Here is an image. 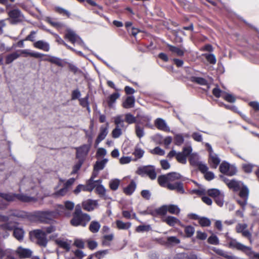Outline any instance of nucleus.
<instances>
[{
  "instance_id": "obj_10",
  "label": "nucleus",
  "mask_w": 259,
  "mask_h": 259,
  "mask_svg": "<svg viewBox=\"0 0 259 259\" xmlns=\"http://www.w3.org/2000/svg\"><path fill=\"white\" fill-rule=\"evenodd\" d=\"M229 246L230 248H235L239 250H241L246 253L249 251H251V248L246 246L241 243L238 242L236 239H230L229 242Z\"/></svg>"
},
{
  "instance_id": "obj_12",
  "label": "nucleus",
  "mask_w": 259,
  "mask_h": 259,
  "mask_svg": "<svg viewBox=\"0 0 259 259\" xmlns=\"http://www.w3.org/2000/svg\"><path fill=\"white\" fill-rule=\"evenodd\" d=\"M36 217L40 222L48 224L52 220L53 212L52 211H39L37 213Z\"/></svg>"
},
{
  "instance_id": "obj_23",
  "label": "nucleus",
  "mask_w": 259,
  "mask_h": 259,
  "mask_svg": "<svg viewBox=\"0 0 259 259\" xmlns=\"http://www.w3.org/2000/svg\"><path fill=\"white\" fill-rule=\"evenodd\" d=\"M163 222L166 223L170 226H174L176 224H179L182 226L181 222L179 219L172 216H168L162 220Z\"/></svg>"
},
{
  "instance_id": "obj_15",
  "label": "nucleus",
  "mask_w": 259,
  "mask_h": 259,
  "mask_svg": "<svg viewBox=\"0 0 259 259\" xmlns=\"http://www.w3.org/2000/svg\"><path fill=\"white\" fill-rule=\"evenodd\" d=\"M247 225L246 224H238L236 227V231L237 233H242L243 236L248 238L250 242L251 234L247 229Z\"/></svg>"
},
{
  "instance_id": "obj_19",
  "label": "nucleus",
  "mask_w": 259,
  "mask_h": 259,
  "mask_svg": "<svg viewBox=\"0 0 259 259\" xmlns=\"http://www.w3.org/2000/svg\"><path fill=\"white\" fill-rule=\"evenodd\" d=\"M155 126L159 130L169 132V128L167 126L165 121L162 118H158L154 121Z\"/></svg>"
},
{
  "instance_id": "obj_31",
  "label": "nucleus",
  "mask_w": 259,
  "mask_h": 259,
  "mask_svg": "<svg viewBox=\"0 0 259 259\" xmlns=\"http://www.w3.org/2000/svg\"><path fill=\"white\" fill-rule=\"evenodd\" d=\"M228 186L229 188L233 189L234 191H236L240 190L241 185L239 182L235 180H232L230 181H228Z\"/></svg>"
},
{
  "instance_id": "obj_46",
  "label": "nucleus",
  "mask_w": 259,
  "mask_h": 259,
  "mask_svg": "<svg viewBox=\"0 0 259 259\" xmlns=\"http://www.w3.org/2000/svg\"><path fill=\"white\" fill-rule=\"evenodd\" d=\"M55 10L56 12L60 14L65 15L68 18L70 16V12L64 8H62L60 7H56L55 8Z\"/></svg>"
},
{
  "instance_id": "obj_3",
  "label": "nucleus",
  "mask_w": 259,
  "mask_h": 259,
  "mask_svg": "<svg viewBox=\"0 0 259 259\" xmlns=\"http://www.w3.org/2000/svg\"><path fill=\"white\" fill-rule=\"evenodd\" d=\"M30 240L35 242L41 247H45L48 244V239L46 232L41 229H36L29 232Z\"/></svg>"
},
{
  "instance_id": "obj_56",
  "label": "nucleus",
  "mask_w": 259,
  "mask_h": 259,
  "mask_svg": "<svg viewBox=\"0 0 259 259\" xmlns=\"http://www.w3.org/2000/svg\"><path fill=\"white\" fill-rule=\"evenodd\" d=\"M47 21L48 23H49L50 24H51L53 26L59 28L63 26V24L62 23L53 21V19L50 17H48L47 18Z\"/></svg>"
},
{
  "instance_id": "obj_5",
  "label": "nucleus",
  "mask_w": 259,
  "mask_h": 259,
  "mask_svg": "<svg viewBox=\"0 0 259 259\" xmlns=\"http://www.w3.org/2000/svg\"><path fill=\"white\" fill-rule=\"evenodd\" d=\"M65 38L68 40L72 44H77V45L82 47L83 49L88 50V47L84 44L83 41L81 37L78 35L74 31L71 29H67L65 34Z\"/></svg>"
},
{
  "instance_id": "obj_22",
  "label": "nucleus",
  "mask_w": 259,
  "mask_h": 259,
  "mask_svg": "<svg viewBox=\"0 0 259 259\" xmlns=\"http://www.w3.org/2000/svg\"><path fill=\"white\" fill-rule=\"evenodd\" d=\"M208 162L211 167L216 168L220 163V159L218 155L214 153L209 155Z\"/></svg>"
},
{
  "instance_id": "obj_64",
  "label": "nucleus",
  "mask_w": 259,
  "mask_h": 259,
  "mask_svg": "<svg viewBox=\"0 0 259 259\" xmlns=\"http://www.w3.org/2000/svg\"><path fill=\"white\" fill-rule=\"evenodd\" d=\"M179 259H197V256L194 254H191L190 255L186 254H180L179 256Z\"/></svg>"
},
{
  "instance_id": "obj_20",
  "label": "nucleus",
  "mask_w": 259,
  "mask_h": 259,
  "mask_svg": "<svg viewBox=\"0 0 259 259\" xmlns=\"http://www.w3.org/2000/svg\"><path fill=\"white\" fill-rule=\"evenodd\" d=\"M135 98L134 96H127L122 102V106L125 109L134 108L135 104Z\"/></svg>"
},
{
  "instance_id": "obj_59",
  "label": "nucleus",
  "mask_w": 259,
  "mask_h": 259,
  "mask_svg": "<svg viewBox=\"0 0 259 259\" xmlns=\"http://www.w3.org/2000/svg\"><path fill=\"white\" fill-rule=\"evenodd\" d=\"M151 153L153 154H156L158 155H164L165 154V151L160 148L159 147H156L151 151Z\"/></svg>"
},
{
  "instance_id": "obj_61",
  "label": "nucleus",
  "mask_w": 259,
  "mask_h": 259,
  "mask_svg": "<svg viewBox=\"0 0 259 259\" xmlns=\"http://www.w3.org/2000/svg\"><path fill=\"white\" fill-rule=\"evenodd\" d=\"M41 230L44 231L46 235L49 234H51L56 231V227L53 225H50L47 227H43Z\"/></svg>"
},
{
  "instance_id": "obj_29",
  "label": "nucleus",
  "mask_w": 259,
  "mask_h": 259,
  "mask_svg": "<svg viewBox=\"0 0 259 259\" xmlns=\"http://www.w3.org/2000/svg\"><path fill=\"white\" fill-rule=\"evenodd\" d=\"M190 80L201 85H205L207 84V81L202 77L192 76L190 78Z\"/></svg>"
},
{
  "instance_id": "obj_57",
  "label": "nucleus",
  "mask_w": 259,
  "mask_h": 259,
  "mask_svg": "<svg viewBox=\"0 0 259 259\" xmlns=\"http://www.w3.org/2000/svg\"><path fill=\"white\" fill-rule=\"evenodd\" d=\"M151 229L149 225H140L136 228L137 232H143L149 231Z\"/></svg>"
},
{
  "instance_id": "obj_39",
  "label": "nucleus",
  "mask_w": 259,
  "mask_h": 259,
  "mask_svg": "<svg viewBox=\"0 0 259 259\" xmlns=\"http://www.w3.org/2000/svg\"><path fill=\"white\" fill-rule=\"evenodd\" d=\"M19 57V55L16 52H14L13 53L9 54L6 56V63L7 64H10L14 60L17 59Z\"/></svg>"
},
{
  "instance_id": "obj_7",
  "label": "nucleus",
  "mask_w": 259,
  "mask_h": 259,
  "mask_svg": "<svg viewBox=\"0 0 259 259\" xmlns=\"http://www.w3.org/2000/svg\"><path fill=\"white\" fill-rule=\"evenodd\" d=\"M41 60L48 61L55 65H71L66 60H62L59 58L50 55H44L40 58Z\"/></svg>"
},
{
  "instance_id": "obj_43",
  "label": "nucleus",
  "mask_w": 259,
  "mask_h": 259,
  "mask_svg": "<svg viewBox=\"0 0 259 259\" xmlns=\"http://www.w3.org/2000/svg\"><path fill=\"white\" fill-rule=\"evenodd\" d=\"M198 223L202 227H209L211 225L210 220L205 217H200L198 220Z\"/></svg>"
},
{
  "instance_id": "obj_4",
  "label": "nucleus",
  "mask_w": 259,
  "mask_h": 259,
  "mask_svg": "<svg viewBox=\"0 0 259 259\" xmlns=\"http://www.w3.org/2000/svg\"><path fill=\"white\" fill-rule=\"evenodd\" d=\"M7 13L9 16L7 20L11 24L16 25L23 22L25 20L23 14L19 9L7 10Z\"/></svg>"
},
{
  "instance_id": "obj_14",
  "label": "nucleus",
  "mask_w": 259,
  "mask_h": 259,
  "mask_svg": "<svg viewBox=\"0 0 259 259\" xmlns=\"http://www.w3.org/2000/svg\"><path fill=\"white\" fill-rule=\"evenodd\" d=\"M16 252L20 258H30L32 254V251L29 249L19 246L16 250Z\"/></svg>"
},
{
  "instance_id": "obj_38",
  "label": "nucleus",
  "mask_w": 259,
  "mask_h": 259,
  "mask_svg": "<svg viewBox=\"0 0 259 259\" xmlns=\"http://www.w3.org/2000/svg\"><path fill=\"white\" fill-rule=\"evenodd\" d=\"M120 94L118 93H114L111 94L108 98V104L109 107H111L116 100L119 98Z\"/></svg>"
},
{
  "instance_id": "obj_42",
  "label": "nucleus",
  "mask_w": 259,
  "mask_h": 259,
  "mask_svg": "<svg viewBox=\"0 0 259 259\" xmlns=\"http://www.w3.org/2000/svg\"><path fill=\"white\" fill-rule=\"evenodd\" d=\"M167 176L169 182L180 180L181 178L180 174L176 172L168 173L167 174Z\"/></svg>"
},
{
  "instance_id": "obj_8",
  "label": "nucleus",
  "mask_w": 259,
  "mask_h": 259,
  "mask_svg": "<svg viewBox=\"0 0 259 259\" xmlns=\"http://www.w3.org/2000/svg\"><path fill=\"white\" fill-rule=\"evenodd\" d=\"M220 171L226 175L232 176L236 173L237 170L235 167L230 165L228 163L223 162L219 167Z\"/></svg>"
},
{
  "instance_id": "obj_41",
  "label": "nucleus",
  "mask_w": 259,
  "mask_h": 259,
  "mask_svg": "<svg viewBox=\"0 0 259 259\" xmlns=\"http://www.w3.org/2000/svg\"><path fill=\"white\" fill-rule=\"evenodd\" d=\"M121 127L116 126L115 127L111 133L112 137L116 139L119 138L122 134V130Z\"/></svg>"
},
{
  "instance_id": "obj_6",
  "label": "nucleus",
  "mask_w": 259,
  "mask_h": 259,
  "mask_svg": "<svg viewBox=\"0 0 259 259\" xmlns=\"http://www.w3.org/2000/svg\"><path fill=\"white\" fill-rule=\"evenodd\" d=\"M136 173L140 176L146 175L152 180L156 178V172L155 167L152 165L142 166L138 168Z\"/></svg>"
},
{
  "instance_id": "obj_33",
  "label": "nucleus",
  "mask_w": 259,
  "mask_h": 259,
  "mask_svg": "<svg viewBox=\"0 0 259 259\" xmlns=\"http://www.w3.org/2000/svg\"><path fill=\"white\" fill-rule=\"evenodd\" d=\"M100 227V223L97 221H94L91 222L89 226V230L91 232L95 233L99 231Z\"/></svg>"
},
{
  "instance_id": "obj_62",
  "label": "nucleus",
  "mask_w": 259,
  "mask_h": 259,
  "mask_svg": "<svg viewBox=\"0 0 259 259\" xmlns=\"http://www.w3.org/2000/svg\"><path fill=\"white\" fill-rule=\"evenodd\" d=\"M108 253V250H104L102 251H99L97 252L94 256L97 259H102Z\"/></svg>"
},
{
  "instance_id": "obj_18",
  "label": "nucleus",
  "mask_w": 259,
  "mask_h": 259,
  "mask_svg": "<svg viewBox=\"0 0 259 259\" xmlns=\"http://www.w3.org/2000/svg\"><path fill=\"white\" fill-rule=\"evenodd\" d=\"M166 187L170 190H176L177 192L181 194L185 192L183 183L181 182H176L174 184L167 183Z\"/></svg>"
},
{
  "instance_id": "obj_26",
  "label": "nucleus",
  "mask_w": 259,
  "mask_h": 259,
  "mask_svg": "<svg viewBox=\"0 0 259 259\" xmlns=\"http://www.w3.org/2000/svg\"><path fill=\"white\" fill-rule=\"evenodd\" d=\"M144 153L145 151L144 150L137 146L133 153V154L135 157V158L133 159V160L136 161L138 159L141 158L143 156Z\"/></svg>"
},
{
  "instance_id": "obj_37",
  "label": "nucleus",
  "mask_w": 259,
  "mask_h": 259,
  "mask_svg": "<svg viewBox=\"0 0 259 259\" xmlns=\"http://www.w3.org/2000/svg\"><path fill=\"white\" fill-rule=\"evenodd\" d=\"M159 184L162 187H166V183L169 182L168 176L167 175H161L158 177L157 179Z\"/></svg>"
},
{
  "instance_id": "obj_9",
  "label": "nucleus",
  "mask_w": 259,
  "mask_h": 259,
  "mask_svg": "<svg viewBox=\"0 0 259 259\" xmlns=\"http://www.w3.org/2000/svg\"><path fill=\"white\" fill-rule=\"evenodd\" d=\"M192 152L191 147H186L183 148V151L177 153L176 155L177 160L180 163L186 164L187 162V157Z\"/></svg>"
},
{
  "instance_id": "obj_44",
  "label": "nucleus",
  "mask_w": 259,
  "mask_h": 259,
  "mask_svg": "<svg viewBox=\"0 0 259 259\" xmlns=\"http://www.w3.org/2000/svg\"><path fill=\"white\" fill-rule=\"evenodd\" d=\"M135 132H136V136L139 138H141L145 135L144 128L143 127L140 126L139 125H138V124L136 125L135 126Z\"/></svg>"
},
{
  "instance_id": "obj_50",
  "label": "nucleus",
  "mask_w": 259,
  "mask_h": 259,
  "mask_svg": "<svg viewBox=\"0 0 259 259\" xmlns=\"http://www.w3.org/2000/svg\"><path fill=\"white\" fill-rule=\"evenodd\" d=\"M180 243V240L175 236H170L167 238V243L169 245H175Z\"/></svg>"
},
{
  "instance_id": "obj_13",
  "label": "nucleus",
  "mask_w": 259,
  "mask_h": 259,
  "mask_svg": "<svg viewBox=\"0 0 259 259\" xmlns=\"http://www.w3.org/2000/svg\"><path fill=\"white\" fill-rule=\"evenodd\" d=\"M98 205L97 200L87 199L82 202V208L86 211H91L94 210Z\"/></svg>"
},
{
  "instance_id": "obj_34",
  "label": "nucleus",
  "mask_w": 259,
  "mask_h": 259,
  "mask_svg": "<svg viewBox=\"0 0 259 259\" xmlns=\"http://www.w3.org/2000/svg\"><path fill=\"white\" fill-rule=\"evenodd\" d=\"M114 122L116 126L126 128L124 124V120L122 115H118L114 117Z\"/></svg>"
},
{
  "instance_id": "obj_58",
  "label": "nucleus",
  "mask_w": 259,
  "mask_h": 259,
  "mask_svg": "<svg viewBox=\"0 0 259 259\" xmlns=\"http://www.w3.org/2000/svg\"><path fill=\"white\" fill-rule=\"evenodd\" d=\"M209 243L213 245H217L219 243V240L217 236L214 235L210 236L207 240Z\"/></svg>"
},
{
  "instance_id": "obj_55",
  "label": "nucleus",
  "mask_w": 259,
  "mask_h": 259,
  "mask_svg": "<svg viewBox=\"0 0 259 259\" xmlns=\"http://www.w3.org/2000/svg\"><path fill=\"white\" fill-rule=\"evenodd\" d=\"M222 97L226 101L230 103H234L236 100L235 98L232 95L227 94L226 93H224V95H222Z\"/></svg>"
},
{
  "instance_id": "obj_51",
  "label": "nucleus",
  "mask_w": 259,
  "mask_h": 259,
  "mask_svg": "<svg viewBox=\"0 0 259 259\" xmlns=\"http://www.w3.org/2000/svg\"><path fill=\"white\" fill-rule=\"evenodd\" d=\"M56 41L59 44L61 45H63L64 46H65L67 49L72 51H75V50L73 49V48L71 47L69 45H68L58 34H56Z\"/></svg>"
},
{
  "instance_id": "obj_54",
  "label": "nucleus",
  "mask_w": 259,
  "mask_h": 259,
  "mask_svg": "<svg viewBox=\"0 0 259 259\" xmlns=\"http://www.w3.org/2000/svg\"><path fill=\"white\" fill-rule=\"evenodd\" d=\"M221 193L216 189H209L207 191V194L215 199Z\"/></svg>"
},
{
  "instance_id": "obj_47",
  "label": "nucleus",
  "mask_w": 259,
  "mask_h": 259,
  "mask_svg": "<svg viewBox=\"0 0 259 259\" xmlns=\"http://www.w3.org/2000/svg\"><path fill=\"white\" fill-rule=\"evenodd\" d=\"M194 228L191 226H187L185 227V233L187 237H191L194 233Z\"/></svg>"
},
{
  "instance_id": "obj_32",
  "label": "nucleus",
  "mask_w": 259,
  "mask_h": 259,
  "mask_svg": "<svg viewBox=\"0 0 259 259\" xmlns=\"http://www.w3.org/2000/svg\"><path fill=\"white\" fill-rule=\"evenodd\" d=\"M107 161L108 159L106 158L101 161H97L94 165V168L95 171H99L100 170L103 169L104 168L105 165L107 162Z\"/></svg>"
},
{
  "instance_id": "obj_49",
  "label": "nucleus",
  "mask_w": 259,
  "mask_h": 259,
  "mask_svg": "<svg viewBox=\"0 0 259 259\" xmlns=\"http://www.w3.org/2000/svg\"><path fill=\"white\" fill-rule=\"evenodd\" d=\"M206 60L210 64H214L216 63L215 56L212 54H205L203 55Z\"/></svg>"
},
{
  "instance_id": "obj_53",
  "label": "nucleus",
  "mask_w": 259,
  "mask_h": 259,
  "mask_svg": "<svg viewBox=\"0 0 259 259\" xmlns=\"http://www.w3.org/2000/svg\"><path fill=\"white\" fill-rule=\"evenodd\" d=\"M167 205H164L156 209L157 214L159 215H164L167 212Z\"/></svg>"
},
{
  "instance_id": "obj_30",
  "label": "nucleus",
  "mask_w": 259,
  "mask_h": 259,
  "mask_svg": "<svg viewBox=\"0 0 259 259\" xmlns=\"http://www.w3.org/2000/svg\"><path fill=\"white\" fill-rule=\"evenodd\" d=\"M116 225L117 228L119 230H127L131 226V223H124L120 220H117L116 221Z\"/></svg>"
},
{
  "instance_id": "obj_40",
  "label": "nucleus",
  "mask_w": 259,
  "mask_h": 259,
  "mask_svg": "<svg viewBox=\"0 0 259 259\" xmlns=\"http://www.w3.org/2000/svg\"><path fill=\"white\" fill-rule=\"evenodd\" d=\"M215 252L219 255L223 256L228 259H236V257L232 255L231 254H229L227 252H225L223 250L220 249H217L215 250Z\"/></svg>"
},
{
  "instance_id": "obj_36",
  "label": "nucleus",
  "mask_w": 259,
  "mask_h": 259,
  "mask_svg": "<svg viewBox=\"0 0 259 259\" xmlns=\"http://www.w3.org/2000/svg\"><path fill=\"white\" fill-rule=\"evenodd\" d=\"M167 211L171 214H179L180 212V209L176 205L170 204L167 205Z\"/></svg>"
},
{
  "instance_id": "obj_45",
  "label": "nucleus",
  "mask_w": 259,
  "mask_h": 259,
  "mask_svg": "<svg viewBox=\"0 0 259 259\" xmlns=\"http://www.w3.org/2000/svg\"><path fill=\"white\" fill-rule=\"evenodd\" d=\"M120 181L118 179H114L110 181L109 183V186L111 190L113 191L116 190L119 185Z\"/></svg>"
},
{
  "instance_id": "obj_27",
  "label": "nucleus",
  "mask_w": 259,
  "mask_h": 259,
  "mask_svg": "<svg viewBox=\"0 0 259 259\" xmlns=\"http://www.w3.org/2000/svg\"><path fill=\"white\" fill-rule=\"evenodd\" d=\"M56 243L60 247L69 251L70 249V245L69 243L61 239H57L55 240Z\"/></svg>"
},
{
  "instance_id": "obj_17",
  "label": "nucleus",
  "mask_w": 259,
  "mask_h": 259,
  "mask_svg": "<svg viewBox=\"0 0 259 259\" xmlns=\"http://www.w3.org/2000/svg\"><path fill=\"white\" fill-rule=\"evenodd\" d=\"M108 123H106L105 126L102 125L100 128V133L96 140V143L98 144L103 140L108 133Z\"/></svg>"
},
{
  "instance_id": "obj_2",
  "label": "nucleus",
  "mask_w": 259,
  "mask_h": 259,
  "mask_svg": "<svg viewBox=\"0 0 259 259\" xmlns=\"http://www.w3.org/2000/svg\"><path fill=\"white\" fill-rule=\"evenodd\" d=\"M0 196L9 202L14 201L16 200H18L24 202H35L38 199V197H30L22 194H17L15 193H0Z\"/></svg>"
},
{
  "instance_id": "obj_16",
  "label": "nucleus",
  "mask_w": 259,
  "mask_h": 259,
  "mask_svg": "<svg viewBox=\"0 0 259 259\" xmlns=\"http://www.w3.org/2000/svg\"><path fill=\"white\" fill-rule=\"evenodd\" d=\"M90 145L84 144L76 148V157L77 158H81L87 156L90 149Z\"/></svg>"
},
{
  "instance_id": "obj_1",
  "label": "nucleus",
  "mask_w": 259,
  "mask_h": 259,
  "mask_svg": "<svg viewBox=\"0 0 259 259\" xmlns=\"http://www.w3.org/2000/svg\"><path fill=\"white\" fill-rule=\"evenodd\" d=\"M90 220V215L82 212L81 206L79 204L76 205L74 212L73 213V218L70 221L71 225L74 227L78 226L85 227Z\"/></svg>"
},
{
  "instance_id": "obj_35",
  "label": "nucleus",
  "mask_w": 259,
  "mask_h": 259,
  "mask_svg": "<svg viewBox=\"0 0 259 259\" xmlns=\"http://www.w3.org/2000/svg\"><path fill=\"white\" fill-rule=\"evenodd\" d=\"M14 236L18 240H21L23 238L24 231L22 229L15 228L13 231Z\"/></svg>"
},
{
  "instance_id": "obj_11",
  "label": "nucleus",
  "mask_w": 259,
  "mask_h": 259,
  "mask_svg": "<svg viewBox=\"0 0 259 259\" xmlns=\"http://www.w3.org/2000/svg\"><path fill=\"white\" fill-rule=\"evenodd\" d=\"M239 196L240 199L237 200V202L243 207L247 204L249 190L246 187H240Z\"/></svg>"
},
{
  "instance_id": "obj_21",
  "label": "nucleus",
  "mask_w": 259,
  "mask_h": 259,
  "mask_svg": "<svg viewBox=\"0 0 259 259\" xmlns=\"http://www.w3.org/2000/svg\"><path fill=\"white\" fill-rule=\"evenodd\" d=\"M34 47L36 48L46 52H49L50 49V45L48 42L40 40L35 42L33 44Z\"/></svg>"
},
{
  "instance_id": "obj_63",
  "label": "nucleus",
  "mask_w": 259,
  "mask_h": 259,
  "mask_svg": "<svg viewBox=\"0 0 259 259\" xmlns=\"http://www.w3.org/2000/svg\"><path fill=\"white\" fill-rule=\"evenodd\" d=\"M224 196V195L222 193H221L214 199L216 203L219 206H222L223 205Z\"/></svg>"
},
{
  "instance_id": "obj_24",
  "label": "nucleus",
  "mask_w": 259,
  "mask_h": 259,
  "mask_svg": "<svg viewBox=\"0 0 259 259\" xmlns=\"http://www.w3.org/2000/svg\"><path fill=\"white\" fill-rule=\"evenodd\" d=\"M137 187L136 182L132 180L130 183L123 189V192L127 195H131L135 191Z\"/></svg>"
},
{
  "instance_id": "obj_48",
  "label": "nucleus",
  "mask_w": 259,
  "mask_h": 259,
  "mask_svg": "<svg viewBox=\"0 0 259 259\" xmlns=\"http://www.w3.org/2000/svg\"><path fill=\"white\" fill-rule=\"evenodd\" d=\"M184 141V137L181 134H177L174 137L175 144L178 146L181 145Z\"/></svg>"
},
{
  "instance_id": "obj_60",
  "label": "nucleus",
  "mask_w": 259,
  "mask_h": 259,
  "mask_svg": "<svg viewBox=\"0 0 259 259\" xmlns=\"http://www.w3.org/2000/svg\"><path fill=\"white\" fill-rule=\"evenodd\" d=\"M190 163L193 165L197 166L200 161L198 160V156L196 155H191L190 157Z\"/></svg>"
},
{
  "instance_id": "obj_25",
  "label": "nucleus",
  "mask_w": 259,
  "mask_h": 259,
  "mask_svg": "<svg viewBox=\"0 0 259 259\" xmlns=\"http://www.w3.org/2000/svg\"><path fill=\"white\" fill-rule=\"evenodd\" d=\"M13 254V251L11 249L6 248L4 245L0 244V258L7 257Z\"/></svg>"
},
{
  "instance_id": "obj_52",
  "label": "nucleus",
  "mask_w": 259,
  "mask_h": 259,
  "mask_svg": "<svg viewBox=\"0 0 259 259\" xmlns=\"http://www.w3.org/2000/svg\"><path fill=\"white\" fill-rule=\"evenodd\" d=\"M125 120L128 124H132L136 122V118L131 113L125 115Z\"/></svg>"
},
{
  "instance_id": "obj_28",
  "label": "nucleus",
  "mask_w": 259,
  "mask_h": 259,
  "mask_svg": "<svg viewBox=\"0 0 259 259\" xmlns=\"http://www.w3.org/2000/svg\"><path fill=\"white\" fill-rule=\"evenodd\" d=\"M167 47L171 52L176 54L178 56H183L184 55V50L181 48L170 45H168Z\"/></svg>"
}]
</instances>
